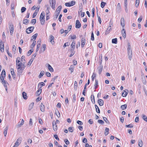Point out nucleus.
Wrapping results in <instances>:
<instances>
[{
  "instance_id": "72a5a7b5",
  "label": "nucleus",
  "mask_w": 147,
  "mask_h": 147,
  "mask_svg": "<svg viewBox=\"0 0 147 147\" xmlns=\"http://www.w3.org/2000/svg\"><path fill=\"white\" fill-rule=\"evenodd\" d=\"M96 112L98 113H100V111L98 107L96 105H95Z\"/></svg>"
},
{
  "instance_id": "9d476101",
  "label": "nucleus",
  "mask_w": 147,
  "mask_h": 147,
  "mask_svg": "<svg viewBox=\"0 0 147 147\" xmlns=\"http://www.w3.org/2000/svg\"><path fill=\"white\" fill-rule=\"evenodd\" d=\"M46 49V45L45 44H43L42 47L40 48V50L39 52L40 53L43 52Z\"/></svg>"
},
{
  "instance_id": "f8f14e48",
  "label": "nucleus",
  "mask_w": 147,
  "mask_h": 147,
  "mask_svg": "<svg viewBox=\"0 0 147 147\" xmlns=\"http://www.w3.org/2000/svg\"><path fill=\"white\" fill-rule=\"evenodd\" d=\"M128 93V90L127 89H125L124 90V92L122 94V96L123 97H125L127 96Z\"/></svg>"
},
{
  "instance_id": "6ab92c4d",
  "label": "nucleus",
  "mask_w": 147,
  "mask_h": 147,
  "mask_svg": "<svg viewBox=\"0 0 147 147\" xmlns=\"http://www.w3.org/2000/svg\"><path fill=\"white\" fill-rule=\"evenodd\" d=\"M121 33L123 37L125 38L126 37V33L125 30L123 29L121 31Z\"/></svg>"
},
{
  "instance_id": "338daca9",
  "label": "nucleus",
  "mask_w": 147,
  "mask_h": 147,
  "mask_svg": "<svg viewBox=\"0 0 147 147\" xmlns=\"http://www.w3.org/2000/svg\"><path fill=\"white\" fill-rule=\"evenodd\" d=\"M98 122L99 123L101 124H103L104 123V122L103 121L99 119L98 121Z\"/></svg>"
},
{
  "instance_id": "37998d69",
  "label": "nucleus",
  "mask_w": 147,
  "mask_h": 147,
  "mask_svg": "<svg viewBox=\"0 0 147 147\" xmlns=\"http://www.w3.org/2000/svg\"><path fill=\"white\" fill-rule=\"evenodd\" d=\"M112 42L113 43L117 44V39L115 38L112 39Z\"/></svg>"
},
{
  "instance_id": "dca6fc26",
  "label": "nucleus",
  "mask_w": 147,
  "mask_h": 147,
  "mask_svg": "<svg viewBox=\"0 0 147 147\" xmlns=\"http://www.w3.org/2000/svg\"><path fill=\"white\" fill-rule=\"evenodd\" d=\"M40 107V111L42 112H44L45 111V107L44 105L42 103H41Z\"/></svg>"
},
{
  "instance_id": "052dcab7",
  "label": "nucleus",
  "mask_w": 147,
  "mask_h": 147,
  "mask_svg": "<svg viewBox=\"0 0 147 147\" xmlns=\"http://www.w3.org/2000/svg\"><path fill=\"white\" fill-rule=\"evenodd\" d=\"M142 118L146 121L147 122V117L144 115H142Z\"/></svg>"
},
{
  "instance_id": "8fccbe9b",
  "label": "nucleus",
  "mask_w": 147,
  "mask_h": 147,
  "mask_svg": "<svg viewBox=\"0 0 147 147\" xmlns=\"http://www.w3.org/2000/svg\"><path fill=\"white\" fill-rule=\"evenodd\" d=\"M74 127H69L68 129L69 131L71 132H72L74 131Z\"/></svg>"
},
{
  "instance_id": "e433bc0d",
  "label": "nucleus",
  "mask_w": 147,
  "mask_h": 147,
  "mask_svg": "<svg viewBox=\"0 0 147 147\" xmlns=\"http://www.w3.org/2000/svg\"><path fill=\"white\" fill-rule=\"evenodd\" d=\"M105 136L107 135L108 133L109 132V129L107 127H106L105 129Z\"/></svg>"
},
{
  "instance_id": "f3484780",
  "label": "nucleus",
  "mask_w": 147,
  "mask_h": 147,
  "mask_svg": "<svg viewBox=\"0 0 147 147\" xmlns=\"http://www.w3.org/2000/svg\"><path fill=\"white\" fill-rule=\"evenodd\" d=\"M50 42L52 45L54 44L55 43V42L54 40V36L52 35H51L50 36Z\"/></svg>"
},
{
  "instance_id": "1a4fd4ad",
  "label": "nucleus",
  "mask_w": 147,
  "mask_h": 147,
  "mask_svg": "<svg viewBox=\"0 0 147 147\" xmlns=\"http://www.w3.org/2000/svg\"><path fill=\"white\" fill-rule=\"evenodd\" d=\"M81 26V24L80 22V21L77 20L76 21V28H79Z\"/></svg>"
},
{
  "instance_id": "4468645a",
  "label": "nucleus",
  "mask_w": 147,
  "mask_h": 147,
  "mask_svg": "<svg viewBox=\"0 0 147 147\" xmlns=\"http://www.w3.org/2000/svg\"><path fill=\"white\" fill-rule=\"evenodd\" d=\"M75 41L74 40H73L72 42V43L71 44V51H73L74 50V49L75 47Z\"/></svg>"
},
{
  "instance_id": "39448f33",
  "label": "nucleus",
  "mask_w": 147,
  "mask_h": 147,
  "mask_svg": "<svg viewBox=\"0 0 147 147\" xmlns=\"http://www.w3.org/2000/svg\"><path fill=\"white\" fill-rule=\"evenodd\" d=\"M34 29V26H30L26 29V32L27 34L30 33L33 31Z\"/></svg>"
},
{
  "instance_id": "a19ab883",
  "label": "nucleus",
  "mask_w": 147,
  "mask_h": 147,
  "mask_svg": "<svg viewBox=\"0 0 147 147\" xmlns=\"http://www.w3.org/2000/svg\"><path fill=\"white\" fill-rule=\"evenodd\" d=\"M29 20L27 19H24L23 20V24H27L29 22Z\"/></svg>"
},
{
  "instance_id": "0e129e2a",
  "label": "nucleus",
  "mask_w": 147,
  "mask_h": 147,
  "mask_svg": "<svg viewBox=\"0 0 147 147\" xmlns=\"http://www.w3.org/2000/svg\"><path fill=\"white\" fill-rule=\"evenodd\" d=\"M64 142L67 145H68L69 144V142L68 140L67 139H65L64 140Z\"/></svg>"
},
{
  "instance_id": "bf43d9fd",
  "label": "nucleus",
  "mask_w": 147,
  "mask_h": 147,
  "mask_svg": "<svg viewBox=\"0 0 147 147\" xmlns=\"http://www.w3.org/2000/svg\"><path fill=\"white\" fill-rule=\"evenodd\" d=\"M94 34L93 32H92L91 35V40L94 41Z\"/></svg>"
},
{
  "instance_id": "c9c22d12",
  "label": "nucleus",
  "mask_w": 147,
  "mask_h": 147,
  "mask_svg": "<svg viewBox=\"0 0 147 147\" xmlns=\"http://www.w3.org/2000/svg\"><path fill=\"white\" fill-rule=\"evenodd\" d=\"M41 91L42 89H40H40L37 91L36 94H37V96H39L41 92Z\"/></svg>"
},
{
  "instance_id": "b1692460",
  "label": "nucleus",
  "mask_w": 147,
  "mask_h": 147,
  "mask_svg": "<svg viewBox=\"0 0 147 147\" xmlns=\"http://www.w3.org/2000/svg\"><path fill=\"white\" fill-rule=\"evenodd\" d=\"M24 120L22 119L21 122H19L18 123V127H20L22 125H23L24 124Z\"/></svg>"
},
{
  "instance_id": "c03bdc74",
  "label": "nucleus",
  "mask_w": 147,
  "mask_h": 147,
  "mask_svg": "<svg viewBox=\"0 0 147 147\" xmlns=\"http://www.w3.org/2000/svg\"><path fill=\"white\" fill-rule=\"evenodd\" d=\"M140 3V0H136L135 6L136 7H138Z\"/></svg>"
},
{
  "instance_id": "473e14b6",
  "label": "nucleus",
  "mask_w": 147,
  "mask_h": 147,
  "mask_svg": "<svg viewBox=\"0 0 147 147\" xmlns=\"http://www.w3.org/2000/svg\"><path fill=\"white\" fill-rule=\"evenodd\" d=\"M143 143L142 140H139L138 141V146L140 147L142 146Z\"/></svg>"
},
{
  "instance_id": "5fc2aeb1",
  "label": "nucleus",
  "mask_w": 147,
  "mask_h": 147,
  "mask_svg": "<svg viewBox=\"0 0 147 147\" xmlns=\"http://www.w3.org/2000/svg\"><path fill=\"white\" fill-rule=\"evenodd\" d=\"M18 69V72L19 74H21L22 73L23 70V69H22L21 67H20V69Z\"/></svg>"
},
{
  "instance_id": "774afa93",
  "label": "nucleus",
  "mask_w": 147,
  "mask_h": 147,
  "mask_svg": "<svg viewBox=\"0 0 147 147\" xmlns=\"http://www.w3.org/2000/svg\"><path fill=\"white\" fill-rule=\"evenodd\" d=\"M36 55H37V53H36H36H34V55H33L32 56V59H34L35 57H36Z\"/></svg>"
},
{
  "instance_id": "aec40b11",
  "label": "nucleus",
  "mask_w": 147,
  "mask_h": 147,
  "mask_svg": "<svg viewBox=\"0 0 147 147\" xmlns=\"http://www.w3.org/2000/svg\"><path fill=\"white\" fill-rule=\"evenodd\" d=\"M121 24L123 28L124 27L125 24V20L124 18H121Z\"/></svg>"
},
{
  "instance_id": "cd10ccee",
  "label": "nucleus",
  "mask_w": 147,
  "mask_h": 147,
  "mask_svg": "<svg viewBox=\"0 0 147 147\" xmlns=\"http://www.w3.org/2000/svg\"><path fill=\"white\" fill-rule=\"evenodd\" d=\"M48 67L50 71L52 72L53 71V69L50 65L48 64Z\"/></svg>"
},
{
  "instance_id": "58836bf2",
  "label": "nucleus",
  "mask_w": 147,
  "mask_h": 147,
  "mask_svg": "<svg viewBox=\"0 0 147 147\" xmlns=\"http://www.w3.org/2000/svg\"><path fill=\"white\" fill-rule=\"evenodd\" d=\"M127 107V105L126 104H125L123 105H122L121 107V108L123 110H124L125 109H126Z\"/></svg>"
},
{
  "instance_id": "79ce46f5",
  "label": "nucleus",
  "mask_w": 147,
  "mask_h": 147,
  "mask_svg": "<svg viewBox=\"0 0 147 147\" xmlns=\"http://www.w3.org/2000/svg\"><path fill=\"white\" fill-rule=\"evenodd\" d=\"M16 47L15 45H13L12 47V52L14 54H15L16 53Z\"/></svg>"
},
{
  "instance_id": "ea45409f",
  "label": "nucleus",
  "mask_w": 147,
  "mask_h": 147,
  "mask_svg": "<svg viewBox=\"0 0 147 147\" xmlns=\"http://www.w3.org/2000/svg\"><path fill=\"white\" fill-rule=\"evenodd\" d=\"M33 49H31L29 50L28 51V52L27 53V55L28 56L30 55L32 53L33 51Z\"/></svg>"
},
{
  "instance_id": "864d4df0",
  "label": "nucleus",
  "mask_w": 147,
  "mask_h": 147,
  "mask_svg": "<svg viewBox=\"0 0 147 147\" xmlns=\"http://www.w3.org/2000/svg\"><path fill=\"white\" fill-rule=\"evenodd\" d=\"M65 5L67 7H71L72 6L70 2H67L65 3Z\"/></svg>"
},
{
  "instance_id": "7c9ffc66",
  "label": "nucleus",
  "mask_w": 147,
  "mask_h": 147,
  "mask_svg": "<svg viewBox=\"0 0 147 147\" xmlns=\"http://www.w3.org/2000/svg\"><path fill=\"white\" fill-rule=\"evenodd\" d=\"M102 54H101L99 57V59L100 61H99V63L100 65H101L102 62Z\"/></svg>"
},
{
  "instance_id": "6e6552de",
  "label": "nucleus",
  "mask_w": 147,
  "mask_h": 147,
  "mask_svg": "<svg viewBox=\"0 0 147 147\" xmlns=\"http://www.w3.org/2000/svg\"><path fill=\"white\" fill-rule=\"evenodd\" d=\"M4 42L2 40H0V49L2 52L4 50Z\"/></svg>"
},
{
  "instance_id": "7ed1b4c3",
  "label": "nucleus",
  "mask_w": 147,
  "mask_h": 147,
  "mask_svg": "<svg viewBox=\"0 0 147 147\" xmlns=\"http://www.w3.org/2000/svg\"><path fill=\"white\" fill-rule=\"evenodd\" d=\"M20 57H18L16 59V67L17 69L20 68L21 66H22V63L20 62Z\"/></svg>"
},
{
  "instance_id": "f704fd0d",
  "label": "nucleus",
  "mask_w": 147,
  "mask_h": 147,
  "mask_svg": "<svg viewBox=\"0 0 147 147\" xmlns=\"http://www.w3.org/2000/svg\"><path fill=\"white\" fill-rule=\"evenodd\" d=\"M34 105V103L33 102L31 103L29 106V110H31L33 107V106Z\"/></svg>"
},
{
  "instance_id": "4be33fe9",
  "label": "nucleus",
  "mask_w": 147,
  "mask_h": 147,
  "mask_svg": "<svg viewBox=\"0 0 147 147\" xmlns=\"http://www.w3.org/2000/svg\"><path fill=\"white\" fill-rule=\"evenodd\" d=\"M85 43V39L84 38H82L81 40V45L82 47L83 48Z\"/></svg>"
},
{
  "instance_id": "603ef678",
  "label": "nucleus",
  "mask_w": 147,
  "mask_h": 147,
  "mask_svg": "<svg viewBox=\"0 0 147 147\" xmlns=\"http://www.w3.org/2000/svg\"><path fill=\"white\" fill-rule=\"evenodd\" d=\"M36 43V41H34V40L33 42L32 43V44L31 45V48H33L34 47V46H35Z\"/></svg>"
},
{
  "instance_id": "f257e3e1",
  "label": "nucleus",
  "mask_w": 147,
  "mask_h": 147,
  "mask_svg": "<svg viewBox=\"0 0 147 147\" xmlns=\"http://www.w3.org/2000/svg\"><path fill=\"white\" fill-rule=\"evenodd\" d=\"M127 50L129 59L130 60H131L132 57V53L129 43L128 44V48Z\"/></svg>"
},
{
  "instance_id": "6e6d98bb",
  "label": "nucleus",
  "mask_w": 147,
  "mask_h": 147,
  "mask_svg": "<svg viewBox=\"0 0 147 147\" xmlns=\"http://www.w3.org/2000/svg\"><path fill=\"white\" fill-rule=\"evenodd\" d=\"M106 3L104 2H102L101 3V7L102 8H103L105 5H106Z\"/></svg>"
},
{
  "instance_id": "9b49d317",
  "label": "nucleus",
  "mask_w": 147,
  "mask_h": 147,
  "mask_svg": "<svg viewBox=\"0 0 147 147\" xmlns=\"http://www.w3.org/2000/svg\"><path fill=\"white\" fill-rule=\"evenodd\" d=\"M89 83H90V80H88L87 83L86 84H85V86H84V90L83 91V93H82L84 95V96L85 95V90H86V88L87 86L88 85H89Z\"/></svg>"
},
{
  "instance_id": "393cba45",
  "label": "nucleus",
  "mask_w": 147,
  "mask_h": 147,
  "mask_svg": "<svg viewBox=\"0 0 147 147\" xmlns=\"http://www.w3.org/2000/svg\"><path fill=\"white\" fill-rule=\"evenodd\" d=\"M62 9V6L61 5L59 6L57 8V9L56 11L59 13H60V12L61 11Z\"/></svg>"
},
{
  "instance_id": "e2e57ef3",
  "label": "nucleus",
  "mask_w": 147,
  "mask_h": 147,
  "mask_svg": "<svg viewBox=\"0 0 147 147\" xmlns=\"http://www.w3.org/2000/svg\"><path fill=\"white\" fill-rule=\"evenodd\" d=\"M36 22V19H33L31 20V24H35Z\"/></svg>"
},
{
  "instance_id": "423d86ee",
  "label": "nucleus",
  "mask_w": 147,
  "mask_h": 147,
  "mask_svg": "<svg viewBox=\"0 0 147 147\" xmlns=\"http://www.w3.org/2000/svg\"><path fill=\"white\" fill-rule=\"evenodd\" d=\"M5 76V69H3L1 73L0 78L1 80L3 81L4 80V77Z\"/></svg>"
},
{
  "instance_id": "13d9d810",
  "label": "nucleus",
  "mask_w": 147,
  "mask_h": 147,
  "mask_svg": "<svg viewBox=\"0 0 147 147\" xmlns=\"http://www.w3.org/2000/svg\"><path fill=\"white\" fill-rule=\"evenodd\" d=\"M44 71H41V72L40 73V75L39 76V78H41L44 75Z\"/></svg>"
},
{
  "instance_id": "c756f323",
  "label": "nucleus",
  "mask_w": 147,
  "mask_h": 147,
  "mask_svg": "<svg viewBox=\"0 0 147 147\" xmlns=\"http://www.w3.org/2000/svg\"><path fill=\"white\" fill-rule=\"evenodd\" d=\"M2 84L4 86L5 88L7 87V84H8L6 82V81L4 80L3 81L1 80Z\"/></svg>"
},
{
  "instance_id": "09e8293b",
  "label": "nucleus",
  "mask_w": 147,
  "mask_h": 147,
  "mask_svg": "<svg viewBox=\"0 0 147 147\" xmlns=\"http://www.w3.org/2000/svg\"><path fill=\"white\" fill-rule=\"evenodd\" d=\"M103 119L105 122L107 123V124H109L110 123V122L109 120L107 119L106 117H104L103 118Z\"/></svg>"
},
{
  "instance_id": "a211bd4d",
  "label": "nucleus",
  "mask_w": 147,
  "mask_h": 147,
  "mask_svg": "<svg viewBox=\"0 0 147 147\" xmlns=\"http://www.w3.org/2000/svg\"><path fill=\"white\" fill-rule=\"evenodd\" d=\"M56 1L55 0H52V5L51 7L52 9H55V5L56 4Z\"/></svg>"
},
{
  "instance_id": "3c124183",
  "label": "nucleus",
  "mask_w": 147,
  "mask_h": 147,
  "mask_svg": "<svg viewBox=\"0 0 147 147\" xmlns=\"http://www.w3.org/2000/svg\"><path fill=\"white\" fill-rule=\"evenodd\" d=\"M111 30L112 29L111 28H108L106 31L105 34H107L109 33L110 31H111Z\"/></svg>"
},
{
  "instance_id": "f03ea898",
  "label": "nucleus",
  "mask_w": 147,
  "mask_h": 147,
  "mask_svg": "<svg viewBox=\"0 0 147 147\" xmlns=\"http://www.w3.org/2000/svg\"><path fill=\"white\" fill-rule=\"evenodd\" d=\"M45 13L44 11H42L40 14V20L41 22V23L42 25H43L45 24Z\"/></svg>"
},
{
  "instance_id": "412c9836",
  "label": "nucleus",
  "mask_w": 147,
  "mask_h": 147,
  "mask_svg": "<svg viewBox=\"0 0 147 147\" xmlns=\"http://www.w3.org/2000/svg\"><path fill=\"white\" fill-rule=\"evenodd\" d=\"M98 103L100 106H102L104 104V101L101 99H99L98 100Z\"/></svg>"
},
{
  "instance_id": "bb28decb",
  "label": "nucleus",
  "mask_w": 147,
  "mask_h": 147,
  "mask_svg": "<svg viewBox=\"0 0 147 147\" xmlns=\"http://www.w3.org/2000/svg\"><path fill=\"white\" fill-rule=\"evenodd\" d=\"M121 9V7L120 6V3H119L117 5V8L116 9V10L118 12Z\"/></svg>"
},
{
  "instance_id": "de8ad7c7",
  "label": "nucleus",
  "mask_w": 147,
  "mask_h": 147,
  "mask_svg": "<svg viewBox=\"0 0 147 147\" xmlns=\"http://www.w3.org/2000/svg\"><path fill=\"white\" fill-rule=\"evenodd\" d=\"M94 86H95V89L98 88V82L97 80H95V84L94 85Z\"/></svg>"
},
{
  "instance_id": "c85d7f7f",
  "label": "nucleus",
  "mask_w": 147,
  "mask_h": 147,
  "mask_svg": "<svg viewBox=\"0 0 147 147\" xmlns=\"http://www.w3.org/2000/svg\"><path fill=\"white\" fill-rule=\"evenodd\" d=\"M38 34L37 33H36L34 35H33L31 38V40H32L33 39H34V41H35V39L37 36Z\"/></svg>"
},
{
  "instance_id": "4d7b16f0",
  "label": "nucleus",
  "mask_w": 147,
  "mask_h": 147,
  "mask_svg": "<svg viewBox=\"0 0 147 147\" xmlns=\"http://www.w3.org/2000/svg\"><path fill=\"white\" fill-rule=\"evenodd\" d=\"M26 8L24 7H22L21 9V12L22 13H23L26 11Z\"/></svg>"
},
{
  "instance_id": "2f4dec72",
  "label": "nucleus",
  "mask_w": 147,
  "mask_h": 147,
  "mask_svg": "<svg viewBox=\"0 0 147 147\" xmlns=\"http://www.w3.org/2000/svg\"><path fill=\"white\" fill-rule=\"evenodd\" d=\"M8 129V127H7L5 128L4 130V134L5 136H6L7 133V131Z\"/></svg>"
},
{
  "instance_id": "ddd939ff",
  "label": "nucleus",
  "mask_w": 147,
  "mask_h": 147,
  "mask_svg": "<svg viewBox=\"0 0 147 147\" xmlns=\"http://www.w3.org/2000/svg\"><path fill=\"white\" fill-rule=\"evenodd\" d=\"M53 128L54 131H56L57 129V126L55 121H53L52 123Z\"/></svg>"
},
{
  "instance_id": "20e7f679",
  "label": "nucleus",
  "mask_w": 147,
  "mask_h": 147,
  "mask_svg": "<svg viewBox=\"0 0 147 147\" xmlns=\"http://www.w3.org/2000/svg\"><path fill=\"white\" fill-rule=\"evenodd\" d=\"M22 138L21 137H20L17 140L16 142L15 143V146L17 147L21 143Z\"/></svg>"
},
{
  "instance_id": "5701e85b",
  "label": "nucleus",
  "mask_w": 147,
  "mask_h": 147,
  "mask_svg": "<svg viewBox=\"0 0 147 147\" xmlns=\"http://www.w3.org/2000/svg\"><path fill=\"white\" fill-rule=\"evenodd\" d=\"M22 97L24 99H26L27 98V94L24 92H23L22 93Z\"/></svg>"
},
{
  "instance_id": "2eb2a0df",
  "label": "nucleus",
  "mask_w": 147,
  "mask_h": 147,
  "mask_svg": "<svg viewBox=\"0 0 147 147\" xmlns=\"http://www.w3.org/2000/svg\"><path fill=\"white\" fill-rule=\"evenodd\" d=\"M38 42V43L37 44V48L36 50V52H38V50H39V48L40 47V45L41 44V40L40 39V40H39Z\"/></svg>"
},
{
  "instance_id": "680f3d73",
  "label": "nucleus",
  "mask_w": 147,
  "mask_h": 147,
  "mask_svg": "<svg viewBox=\"0 0 147 147\" xmlns=\"http://www.w3.org/2000/svg\"><path fill=\"white\" fill-rule=\"evenodd\" d=\"M76 101V94H74L73 95V102H74Z\"/></svg>"
},
{
  "instance_id": "69168bd1",
  "label": "nucleus",
  "mask_w": 147,
  "mask_h": 147,
  "mask_svg": "<svg viewBox=\"0 0 147 147\" xmlns=\"http://www.w3.org/2000/svg\"><path fill=\"white\" fill-rule=\"evenodd\" d=\"M77 87V83L76 81H75L74 82V89L76 90Z\"/></svg>"
},
{
  "instance_id": "49530a36",
  "label": "nucleus",
  "mask_w": 147,
  "mask_h": 147,
  "mask_svg": "<svg viewBox=\"0 0 147 147\" xmlns=\"http://www.w3.org/2000/svg\"><path fill=\"white\" fill-rule=\"evenodd\" d=\"M134 126L132 124H130L129 125H126L125 127H128L129 128H132Z\"/></svg>"
},
{
  "instance_id": "4c0bfd02",
  "label": "nucleus",
  "mask_w": 147,
  "mask_h": 147,
  "mask_svg": "<svg viewBox=\"0 0 147 147\" xmlns=\"http://www.w3.org/2000/svg\"><path fill=\"white\" fill-rule=\"evenodd\" d=\"M74 65H71L69 68V70L71 71V72L72 73L74 71Z\"/></svg>"
},
{
  "instance_id": "0eeeda50",
  "label": "nucleus",
  "mask_w": 147,
  "mask_h": 147,
  "mask_svg": "<svg viewBox=\"0 0 147 147\" xmlns=\"http://www.w3.org/2000/svg\"><path fill=\"white\" fill-rule=\"evenodd\" d=\"M9 29L11 35H12L13 34L14 30L13 25V24L11 23L9 25Z\"/></svg>"
},
{
  "instance_id": "a878e982",
  "label": "nucleus",
  "mask_w": 147,
  "mask_h": 147,
  "mask_svg": "<svg viewBox=\"0 0 147 147\" xmlns=\"http://www.w3.org/2000/svg\"><path fill=\"white\" fill-rule=\"evenodd\" d=\"M103 69V67L102 66H100L98 67V73L100 74L101 73Z\"/></svg>"
},
{
  "instance_id": "a18cd8bd",
  "label": "nucleus",
  "mask_w": 147,
  "mask_h": 147,
  "mask_svg": "<svg viewBox=\"0 0 147 147\" xmlns=\"http://www.w3.org/2000/svg\"><path fill=\"white\" fill-rule=\"evenodd\" d=\"M45 84L43 82H41L40 83H39L38 84V87H39L40 86V85L41 87H40V88H41L43 86H45Z\"/></svg>"
}]
</instances>
